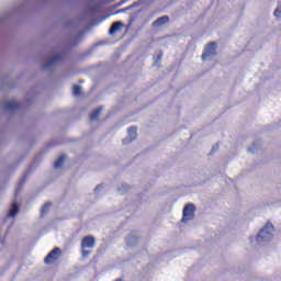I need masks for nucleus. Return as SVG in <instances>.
Here are the masks:
<instances>
[{
    "mask_svg": "<svg viewBox=\"0 0 281 281\" xmlns=\"http://www.w3.org/2000/svg\"><path fill=\"white\" fill-rule=\"evenodd\" d=\"M16 214H19V204H16V202H14L11 206L10 212L7 215V218H14V216H16Z\"/></svg>",
    "mask_w": 281,
    "mask_h": 281,
    "instance_id": "nucleus-10",
    "label": "nucleus"
},
{
    "mask_svg": "<svg viewBox=\"0 0 281 281\" xmlns=\"http://www.w3.org/2000/svg\"><path fill=\"white\" fill-rule=\"evenodd\" d=\"M273 238V224L268 223L266 226L259 232L256 240L259 245H265V243H269Z\"/></svg>",
    "mask_w": 281,
    "mask_h": 281,
    "instance_id": "nucleus-1",
    "label": "nucleus"
},
{
    "mask_svg": "<svg viewBox=\"0 0 281 281\" xmlns=\"http://www.w3.org/2000/svg\"><path fill=\"white\" fill-rule=\"evenodd\" d=\"M102 113V108H99L97 110H94L91 114H90V120L92 122H95V120H98L100 117V114Z\"/></svg>",
    "mask_w": 281,
    "mask_h": 281,
    "instance_id": "nucleus-14",
    "label": "nucleus"
},
{
    "mask_svg": "<svg viewBox=\"0 0 281 281\" xmlns=\"http://www.w3.org/2000/svg\"><path fill=\"white\" fill-rule=\"evenodd\" d=\"M100 190H102V186H98V187L94 189V191H97V192H100Z\"/></svg>",
    "mask_w": 281,
    "mask_h": 281,
    "instance_id": "nucleus-20",
    "label": "nucleus"
},
{
    "mask_svg": "<svg viewBox=\"0 0 281 281\" xmlns=\"http://www.w3.org/2000/svg\"><path fill=\"white\" fill-rule=\"evenodd\" d=\"M82 91V88L78 85H75L72 87V95H80V92Z\"/></svg>",
    "mask_w": 281,
    "mask_h": 281,
    "instance_id": "nucleus-17",
    "label": "nucleus"
},
{
    "mask_svg": "<svg viewBox=\"0 0 281 281\" xmlns=\"http://www.w3.org/2000/svg\"><path fill=\"white\" fill-rule=\"evenodd\" d=\"M127 137L123 140V144H131L137 139V127H131L127 130Z\"/></svg>",
    "mask_w": 281,
    "mask_h": 281,
    "instance_id": "nucleus-7",
    "label": "nucleus"
},
{
    "mask_svg": "<svg viewBox=\"0 0 281 281\" xmlns=\"http://www.w3.org/2000/svg\"><path fill=\"white\" fill-rule=\"evenodd\" d=\"M122 27H124L122 22H114L109 30L110 36H113L116 32H120Z\"/></svg>",
    "mask_w": 281,
    "mask_h": 281,
    "instance_id": "nucleus-8",
    "label": "nucleus"
},
{
    "mask_svg": "<svg viewBox=\"0 0 281 281\" xmlns=\"http://www.w3.org/2000/svg\"><path fill=\"white\" fill-rule=\"evenodd\" d=\"M49 207H52V203L49 202L43 205V207L41 209V218H43V216H45V214L49 212Z\"/></svg>",
    "mask_w": 281,
    "mask_h": 281,
    "instance_id": "nucleus-15",
    "label": "nucleus"
},
{
    "mask_svg": "<svg viewBox=\"0 0 281 281\" xmlns=\"http://www.w3.org/2000/svg\"><path fill=\"white\" fill-rule=\"evenodd\" d=\"M168 21H170V18H168V15L160 16L156 21L153 22V26L161 27V25H166V23H168Z\"/></svg>",
    "mask_w": 281,
    "mask_h": 281,
    "instance_id": "nucleus-9",
    "label": "nucleus"
},
{
    "mask_svg": "<svg viewBox=\"0 0 281 281\" xmlns=\"http://www.w3.org/2000/svg\"><path fill=\"white\" fill-rule=\"evenodd\" d=\"M214 56H216V43L211 42L204 48V53L202 54V60H212Z\"/></svg>",
    "mask_w": 281,
    "mask_h": 281,
    "instance_id": "nucleus-3",
    "label": "nucleus"
},
{
    "mask_svg": "<svg viewBox=\"0 0 281 281\" xmlns=\"http://www.w3.org/2000/svg\"><path fill=\"white\" fill-rule=\"evenodd\" d=\"M65 159H67V156L65 155L59 156L54 164V168H63V165L65 164Z\"/></svg>",
    "mask_w": 281,
    "mask_h": 281,
    "instance_id": "nucleus-12",
    "label": "nucleus"
},
{
    "mask_svg": "<svg viewBox=\"0 0 281 281\" xmlns=\"http://www.w3.org/2000/svg\"><path fill=\"white\" fill-rule=\"evenodd\" d=\"M256 150L252 147L248 148V153H255Z\"/></svg>",
    "mask_w": 281,
    "mask_h": 281,
    "instance_id": "nucleus-21",
    "label": "nucleus"
},
{
    "mask_svg": "<svg viewBox=\"0 0 281 281\" xmlns=\"http://www.w3.org/2000/svg\"><path fill=\"white\" fill-rule=\"evenodd\" d=\"M117 190L120 194H124V192H128V190H131V186H128L127 183H123L121 184V187H119Z\"/></svg>",
    "mask_w": 281,
    "mask_h": 281,
    "instance_id": "nucleus-16",
    "label": "nucleus"
},
{
    "mask_svg": "<svg viewBox=\"0 0 281 281\" xmlns=\"http://www.w3.org/2000/svg\"><path fill=\"white\" fill-rule=\"evenodd\" d=\"M58 256H60V248L56 247L44 259L45 265H52V262H56V260H58Z\"/></svg>",
    "mask_w": 281,
    "mask_h": 281,
    "instance_id": "nucleus-6",
    "label": "nucleus"
},
{
    "mask_svg": "<svg viewBox=\"0 0 281 281\" xmlns=\"http://www.w3.org/2000/svg\"><path fill=\"white\" fill-rule=\"evenodd\" d=\"M274 16H277V19H280V16H281V4L274 10Z\"/></svg>",
    "mask_w": 281,
    "mask_h": 281,
    "instance_id": "nucleus-18",
    "label": "nucleus"
},
{
    "mask_svg": "<svg viewBox=\"0 0 281 281\" xmlns=\"http://www.w3.org/2000/svg\"><path fill=\"white\" fill-rule=\"evenodd\" d=\"M58 63H63V54H56L53 56L46 64H43V69L45 71H49L53 65H58Z\"/></svg>",
    "mask_w": 281,
    "mask_h": 281,
    "instance_id": "nucleus-5",
    "label": "nucleus"
},
{
    "mask_svg": "<svg viewBox=\"0 0 281 281\" xmlns=\"http://www.w3.org/2000/svg\"><path fill=\"white\" fill-rule=\"evenodd\" d=\"M23 181H24V180L22 179V180H21V183H23Z\"/></svg>",
    "mask_w": 281,
    "mask_h": 281,
    "instance_id": "nucleus-23",
    "label": "nucleus"
},
{
    "mask_svg": "<svg viewBox=\"0 0 281 281\" xmlns=\"http://www.w3.org/2000/svg\"><path fill=\"white\" fill-rule=\"evenodd\" d=\"M115 281H123L122 279H116Z\"/></svg>",
    "mask_w": 281,
    "mask_h": 281,
    "instance_id": "nucleus-22",
    "label": "nucleus"
},
{
    "mask_svg": "<svg viewBox=\"0 0 281 281\" xmlns=\"http://www.w3.org/2000/svg\"><path fill=\"white\" fill-rule=\"evenodd\" d=\"M95 247V238L93 236H86L81 240L82 256L87 258L91 251L86 249H93Z\"/></svg>",
    "mask_w": 281,
    "mask_h": 281,
    "instance_id": "nucleus-2",
    "label": "nucleus"
},
{
    "mask_svg": "<svg viewBox=\"0 0 281 281\" xmlns=\"http://www.w3.org/2000/svg\"><path fill=\"white\" fill-rule=\"evenodd\" d=\"M138 241H139V239L134 235H131L127 237V246L128 247H135V245H137Z\"/></svg>",
    "mask_w": 281,
    "mask_h": 281,
    "instance_id": "nucleus-13",
    "label": "nucleus"
},
{
    "mask_svg": "<svg viewBox=\"0 0 281 281\" xmlns=\"http://www.w3.org/2000/svg\"><path fill=\"white\" fill-rule=\"evenodd\" d=\"M162 56H164V54L160 53V54L157 56L155 63H159V60H161Z\"/></svg>",
    "mask_w": 281,
    "mask_h": 281,
    "instance_id": "nucleus-19",
    "label": "nucleus"
},
{
    "mask_svg": "<svg viewBox=\"0 0 281 281\" xmlns=\"http://www.w3.org/2000/svg\"><path fill=\"white\" fill-rule=\"evenodd\" d=\"M194 205L193 204H188L183 209L182 213V223H188V221H192L194 218Z\"/></svg>",
    "mask_w": 281,
    "mask_h": 281,
    "instance_id": "nucleus-4",
    "label": "nucleus"
},
{
    "mask_svg": "<svg viewBox=\"0 0 281 281\" xmlns=\"http://www.w3.org/2000/svg\"><path fill=\"white\" fill-rule=\"evenodd\" d=\"M5 111H16L19 109V103L15 100L9 101L4 104Z\"/></svg>",
    "mask_w": 281,
    "mask_h": 281,
    "instance_id": "nucleus-11",
    "label": "nucleus"
}]
</instances>
